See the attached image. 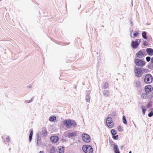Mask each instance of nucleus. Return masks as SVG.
Wrapping results in <instances>:
<instances>
[{
  "instance_id": "obj_14",
  "label": "nucleus",
  "mask_w": 153,
  "mask_h": 153,
  "mask_svg": "<svg viewBox=\"0 0 153 153\" xmlns=\"http://www.w3.org/2000/svg\"><path fill=\"white\" fill-rule=\"evenodd\" d=\"M151 85H148L145 86V90L147 93H149L151 91Z\"/></svg>"
},
{
  "instance_id": "obj_19",
  "label": "nucleus",
  "mask_w": 153,
  "mask_h": 153,
  "mask_svg": "<svg viewBox=\"0 0 153 153\" xmlns=\"http://www.w3.org/2000/svg\"><path fill=\"white\" fill-rule=\"evenodd\" d=\"M47 135V131L45 129L42 130L41 133V135L42 137H45Z\"/></svg>"
},
{
  "instance_id": "obj_13",
  "label": "nucleus",
  "mask_w": 153,
  "mask_h": 153,
  "mask_svg": "<svg viewBox=\"0 0 153 153\" xmlns=\"http://www.w3.org/2000/svg\"><path fill=\"white\" fill-rule=\"evenodd\" d=\"M90 91H87V94L85 97V99L87 102H90Z\"/></svg>"
},
{
  "instance_id": "obj_16",
  "label": "nucleus",
  "mask_w": 153,
  "mask_h": 153,
  "mask_svg": "<svg viewBox=\"0 0 153 153\" xmlns=\"http://www.w3.org/2000/svg\"><path fill=\"white\" fill-rule=\"evenodd\" d=\"M134 86L136 88H140V87L141 84L139 81H135L134 83Z\"/></svg>"
},
{
  "instance_id": "obj_33",
  "label": "nucleus",
  "mask_w": 153,
  "mask_h": 153,
  "mask_svg": "<svg viewBox=\"0 0 153 153\" xmlns=\"http://www.w3.org/2000/svg\"><path fill=\"white\" fill-rule=\"evenodd\" d=\"M153 115V112L152 111H150L148 114V116L149 117H151Z\"/></svg>"
},
{
  "instance_id": "obj_10",
  "label": "nucleus",
  "mask_w": 153,
  "mask_h": 153,
  "mask_svg": "<svg viewBox=\"0 0 153 153\" xmlns=\"http://www.w3.org/2000/svg\"><path fill=\"white\" fill-rule=\"evenodd\" d=\"M36 138L37 140L36 145L39 146H40L41 144V139L39 134H37Z\"/></svg>"
},
{
  "instance_id": "obj_23",
  "label": "nucleus",
  "mask_w": 153,
  "mask_h": 153,
  "mask_svg": "<svg viewBox=\"0 0 153 153\" xmlns=\"http://www.w3.org/2000/svg\"><path fill=\"white\" fill-rule=\"evenodd\" d=\"M152 105L153 102L152 101H150L148 102V104L147 105V107L148 108H150L151 107H152Z\"/></svg>"
},
{
  "instance_id": "obj_7",
  "label": "nucleus",
  "mask_w": 153,
  "mask_h": 153,
  "mask_svg": "<svg viewBox=\"0 0 153 153\" xmlns=\"http://www.w3.org/2000/svg\"><path fill=\"white\" fill-rule=\"evenodd\" d=\"M153 80V78L150 74L146 75L144 79V81L145 83H150Z\"/></svg>"
},
{
  "instance_id": "obj_17",
  "label": "nucleus",
  "mask_w": 153,
  "mask_h": 153,
  "mask_svg": "<svg viewBox=\"0 0 153 153\" xmlns=\"http://www.w3.org/2000/svg\"><path fill=\"white\" fill-rule=\"evenodd\" d=\"M30 134L29 135V140L30 142H31L32 139V137L33 134V129H30Z\"/></svg>"
},
{
  "instance_id": "obj_43",
  "label": "nucleus",
  "mask_w": 153,
  "mask_h": 153,
  "mask_svg": "<svg viewBox=\"0 0 153 153\" xmlns=\"http://www.w3.org/2000/svg\"><path fill=\"white\" fill-rule=\"evenodd\" d=\"M123 146H122L121 147V150H123Z\"/></svg>"
},
{
  "instance_id": "obj_46",
  "label": "nucleus",
  "mask_w": 153,
  "mask_h": 153,
  "mask_svg": "<svg viewBox=\"0 0 153 153\" xmlns=\"http://www.w3.org/2000/svg\"><path fill=\"white\" fill-rule=\"evenodd\" d=\"M134 125L135 126H136V125H135V124H134Z\"/></svg>"
},
{
  "instance_id": "obj_20",
  "label": "nucleus",
  "mask_w": 153,
  "mask_h": 153,
  "mask_svg": "<svg viewBox=\"0 0 153 153\" xmlns=\"http://www.w3.org/2000/svg\"><path fill=\"white\" fill-rule=\"evenodd\" d=\"M58 150L59 153H63L64 152V148L62 146L58 147L57 151Z\"/></svg>"
},
{
  "instance_id": "obj_38",
  "label": "nucleus",
  "mask_w": 153,
  "mask_h": 153,
  "mask_svg": "<svg viewBox=\"0 0 153 153\" xmlns=\"http://www.w3.org/2000/svg\"><path fill=\"white\" fill-rule=\"evenodd\" d=\"M10 140V138L9 137H8L6 138V141L8 142Z\"/></svg>"
},
{
  "instance_id": "obj_47",
  "label": "nucleus",
  "mask_w": 153,
  "mask_h": 153,
  "mask_svg": "<svg viewBox=\"0 0 153 153\" xmlns=\"http://www.w3.org/2000/svg\"><path fill=\"white\" fill-rule=\"evenodd\" d=\"M10 148L9 149V150H10Z\"/></svg>"
},
{
  "instance_id": "obj_30",
  "label": "nucleus",
  "mask_w": 153,
  "mask_h": 153,
  "mask_svg": "<svg viewBox=\"0 0 153 153\" xmlns=\"http://www.w3.org/2000/svg\"><path fill=\"white\" fill-rule=\"evenodd\" d=\"M139 33L138 31H136L134 33L133 35L134 37H136L139 35Z\"/></svg>"
},
{
  "instance_id": "obj_45",
  "label": "nucleus",
  "mask_w": 153,
  "mask_h": 153,
  "mask_svg": "<svg viewBox=\"0 0 153 153\" xmlns=\"http://www.w3.org/2000/svg\"><path fill=\"white\" fill-rule=\"evenodd\" d=\"M129 153H131V151H130L129 152Z\"/></svg>"
},
{
  "instance_id": "obj_34",
  "label": "nucleus",
  "mask_w": 153,
  "mask_h": 153,
  "mask_svg": "<svg viewBox=\"0 0 153 153\" xmlns=\"http://www.w3.org/2000/svg\"><path fill=\"white\" fill-rule=\"evenodd\" d=\"M117 129L119 131H123V129L122 128L121 126H120L117 127Z\"/></svg>"
},
{
  "instance_id": "obj_27",
  "label": "nucleus",
  "mask_w": 153,
  "mask_h": 153,
  "mask_svg": "<svg viewBox=\"0 0 153 153\" xmlns=\"http://www.w3.org/2000/svg\"><path fill=\"white\" fill-rule=\"evenodd\" d=\"M55 152V149L54 147H52L50 151V153H54Z\"/></svg>"
},
{
  "instance_id": "obj_2",
  "label": "nucleus",
  "mask_w": 153,
  "mask_h": 153,
  "mask_svg": "<svg viewBox=\"0 0 153 153\" xmlns=\"http://www.w3.org/2000/svg\"><path fill=\"white\" fill-rule=\"evenodd\" d=\"M83 151L85 153H92L93 149L92 146L89 145H84L82 147Z\"/></svg>"
},
{
  "instance_id": "obj_41",
  "label": "nucleus",
  "mask_w": 153,
  "mask_h": 153,
  "mask_svg": "<svg viewBox=\"0 0 153 153\" xmlns=\"http://www.w3.org/2000/svg\"><path fill=\"white\" fill-rule=\"evenodd\" d=\"M130 23H131V24L132 25H133V22L132 21H130Z\"/></svg>"
},
{
  "instance_id": "obj_18",
  "label": "nucleus",
  "mask_w": 153,
  "mask_h": 153,
  "mask_svg": "<svg viewBox=\"0 0 153 153\" xmlns=\"http://www.w3.org/2000/svg\"><path fill=\"white\" fill-rule=\"evenodd\" d=\"M103 95L105 97H108L109 96L110 94L108 90H104L103 92Z\"/></svg>"
},
{
  "instance_id": "obj_12",
  "label": "nucleus",
  "mask_w": 153,
  "mask_h": 153,
  "mask_svg": "<svg viewBox=\"0 0 153 153\" xmlns=\"http://www.w3.org/2000/svg\"><path fill=\"white\" fill-rule=\"evenodd\" d=\"M146 51L148 54L149 56L153 55V49L151 48H147L146 49Z\"/></svg>"
},
{
  "instance_id": "obj_11",
  "label": "nucleus",
  "mask_w": 153,
  "mask_h": 153,
  "mask_svg": "<svg viewBox=\"0 0 153 153\" xmlns=\"http://www.w3.org/2000/svg\"><path fill=\"white\" fill-rule=\"evenodd\" d=\"M59 138L57 136H52L51 137L50 140L52 143H56L58 141Z\"/></svg>"
},
{
  "instance_id": "obj_40",
  "label": "nucleus",
  "mask_w": 153,
  "mask_h": 153,
  "mask_svg": "<svg viewBox=\"0 0 153 153\" xmlns=\"http://www.w3.org/2000/svg\"><path fill=\"white\" fill-rule=\"evenodd\" d=\"M151 62L153 63V57L151 59Z\"/></svg>"
},
{
  "instance_id": "obj_6",
  "label": "nucleus",
  "mask_w": 153,
  "mask_h": 153,
  "mask_svg": "<svg viewBox=\"0 0 153 153\" xmlns=\"http://www.w3.org/2000/svg\"><path fill=\"white\" fill-rule=\"evenodd\" d=\"M134 72L135 75L138 77H140L143 74V72L141 68L136 67L135 68Z\"/></svg>"
},
{
  "instance_id": "obj_26",
  "label": "nucleus",
  "mask_w": 153,
  "mask_h": 153,
  "mask_svg": "<svg viewBox=\"0 0 153 153\" xmlns=\"http://www.w3.org/2000/svg\"><path fill=\"white\" fill-rule=\"evenodd\" d=\"M111 132L112 135H115L117 134V132L114 129H112L111 130Z\"/></svg>"
},
{
  "instance_id": "obj_24",
  "label": "nucleus",
  "mask_w": 153,
  "mask_h": 153,
  "mask_svg": "<svg viewBox=\"0 0 153 153\" xmlns=\"http://www.w3.org/2000/svg\"><path fill=\"white\" fill-rule=\"evenodd\" d=\"M76 134L75 132L69 133L68 134V136L70 137H72L76 135Z\"/></svg>"
},
{
  "instance_id": "obj_42",
  "label": "nucleus",
  "mask_w": 153,
  "mask_h": 153,
  "mask_svg": "<svg viewBox=\"0 0 153 153\" xmlns=\"http://www.w3.org/2000/svg\"><path fill=\"white\" fill-rule=\"evenodd\" d=\"M39 153H44V152L43 151H40V152H39Z\"/></svg>"
},
{
  "instance_id": "obj_44",
  "label": "nucleus",
  "mask_w": 153,
  "mask_h": 153,
  "mask_svg": "<svg viewBox=\"0 0 153 153\" xmlns=\"http://www.w3.org/2000/svg\"><path fill=\"white\" fill-rule=\"evenodd\" d=\"M132 32H133V30L132 29V30H131V34H132Z\"/></svg>"
},
{
  "instance_id": "obj_28",
  "label": "nucleus",
  "mask_w": 153,
  "mask_h": 153,
  "mask_svg": "<svg viewBox=\"0 0 153 153\" xmlns=\"http://www.w3.org/2000/svg\"><path fill=\"white\" fill-rule=\"evenodd\" d=\"M123 123L125 124H127V122L126 119V117L125 116H123Z\"/></svg>"
},
{
  "instance_id": "obj_29",
  "label": "nucleus",
  "mask_w": 153,
  "mask_h": 153,
  "mask_svg": "<svg viewBox=\"0 0 153 153\" xmlns=\"http://www.w3.org/2000/svg\"><path fill=\"white\" fill-rule=\"evenodd\" d=\"M108 83L106 82L104 84L103 88L104 89H106L108 87Z\"/></svg>"
},
{
  "instance_id": "obj_39",
  "label": "nucleus",
  "mask_w": 153,
  "mask_h": 153,
  "mask_svg": "<svg viewBox=\"0 0 153 153\" xmlns=\"http://www.w3.org/2000/svg\"><path fill=\"white\" fill-rule=\"evenodd\" d=\"M31 87H32V86L31 85H29L27 86V88H30Z\"/></svg>"
},
{
  "instance_id": "obj_1",
  "label": "nucleus",
  "mask_w": 153,
  "mask_h": 153,
  "mask_svg": "<svg viewBox=\"0 0 153 153\" xmlns=\"http://www.w3.org/2000/svg\"><path fill=\"white\" fill-rule=\"evenodd\" d=\"M63 123L64 125L68 128L70 127V126L75 127L77 125L74 120L69 119L65 120L63 121Z\"/></svg>"
},
{
  "instance_id": "obj_3",
  "label": "nucleus",
  "mask_w": 153,
  "mask_h": 153,
  "mask_svg": "<svg viewBox=\"0 0 153 153\" xmlns=\"http://www.w3.org/2000/svg\"><path fill=\"white\" fill-rule=\"evenodd\" d=\"M141 39H136L135 41L131 42V45L133 48L136 49L138 46L139 44L141 42Z\"/></svg>"
},
{
  "instance_id": "obj_25",
  "label": "nucleus",
  "mask_w": 153,
  "mask_h": 153,
  "mask_svg": "<svg viewBox=\"0 0 153 153\" xmlns=\"http://www.w3.org/2000/svg\"><path fill=\"white\" fill-rule=\"evenodd\" d=\"M141 107L142 109L143 114V115H144L145 114V111L146 110V109L145 108V107L143 105H141Z\"/></svg>"
},
{
  "instance_id": "obj_36",
  "label": "nucleus",
  "mask_w": 153,
  "mask_h": 153,
  "mask_svg": "<svg viewBox=\"0 0 153 153\" xmlns=\"http://www.w3.org/2000/svg\"><path fill=\"white\" fill-rule=\"evenodd\" d=\"M151 59V58L150 56H147L146 58V60L148 62H149Z\"/></svg>"
},
{
  "instance_id": "obj_31",
  "label": "nucleus",
  "mask_w": 153,
  "mask_h": 153,
  "mask_svg": "<svg viewBox=\"0 0 153 153\" xmlns=\"http://www.w3.org/2000/svg\"><path fill=\"white\" fill-rule=\"evenodd\" d=\"M113 136H112V138L114 139V140H117L118 138V135H112Z\"/></svg>"
},
{
  "instance_id": "obj_37",
  "label": "nucleus",
  "mask_w": 153,
  "mask_h": 153,
  "mask_svg": "<svg viewBox=\"0 0 153 153\" xmlns=\"http://www.w3.org/2000/svg\"><path fill=\"white\" fill-rule=\"evenodd\" d=\"M148 42L147 41H144L143 42V45H144L146 46H147L148 45Z\"/></svg>"
},
{
  "instance_id": "obj_9",
  "label": "nucleus",
  "mask_w": 153,
  "mask_h": 153,
  "mask_svg": "<svg viewBox=\"0 0 153 153\" xmlns=\"http://www.w3.org/2000/svg\"><path fill=\"white\" fill-rule=\"evenodd\" d=\"M136 55L138 58H142L146 55V52L140 50L137 52Z\"/></svg>"
},
{
  "instance_id": "obj_15",
  "label": "nucleus",
  "mask_w": 153,
  "mask_h": 153,
  "mask_svg": "<svg viewBox=\"0 0 153 153\" xmlns=\"http://www.w3.org/2000/svg\"><path fill=\"white\" fill-rule=\"evenodd\" d=\"M113 149L114 153H120L119 149L117 145L114 144V146Z\"/></svg>"
},
{
  "instance_id": "obj_35",
  "label": "nucleus",
  "mask_w": 153,
  "mask_h": 153,
  "mask_svg": "<svg viewBox=\"0 0 153 153\" xmlns=\"http://www.w3.org/2000/svg\"><path fill=\"white\" fill-rule=\"evenodd\" d=\"M147 94H143L141 95L142 97L143 98L146 99V98Z\"/></svg>"
},
{
  "instance_id": "obj_8",
  "label": "nucleus",
  "mask_w": 153,
  "mask_h": 153,
  "mask_svg": "<svg viewBox=\"0 0 153 153\" xmlns=\"http://www.w3.org/2000/svg\"><path fill=\"white\" fill-rule=\"evenodd\" d=\"M82 139L84 142L87 143L90 142L91 140L90 136L86 134H82Z\"/></svg>"
},
{
  "instance_id": "obj_4",
  "label": "nucleus",
  "mask_w": 153,
  "mask_h": 153,
  "mask_svg": "<svg viewBox=\"0 0 153 153\" xmlns=\"http://www.w3.org/2000/svg\"><path fill=\"white\" fill-rule=\"evenodd\" d=\"M106 124L107 126L111 128L113 127L114 123L112 121V118L111 117H108L106 120Z\"/></svg>"
},
{
  "instance_id": "obj_21",
  "label": "nucleus",
  "mask_w": 153,
  "mask_h": 153,
  "mask_svg": "<svg viewBox=\"0 0 153 153\" xmlns=\"http://www.w3.org/2000/svg\"><path fill=\"white\" fill-rule=\"evenodd\" d=\"M49 120L51 122H55L56 120V117L55 116H51L49 118Z\"/></svg>"
},
{
  "instance_id": "obj_32",
  "label": "nucleus",
  "mask_w": 153,
  "mask_h": 153,
  "mask_svg": "<svg viewBox=\"0 0 153 153\" xmlns=\"http://www.w3.org/2000/svg\"><path fill=\"white\" fill-rule=\"evenodd\" d=\"M33 100V98H31L30 100H26L25 101V102L26 103H30L31 102H32Z\"/></svg>"
},
{
  "instance_id": "obj_22",
  "label": "nucleus",
  "mask_w": 153,
  "mask_h": 153,
  "mask_svg": "<svg viewBox=\"0 0 153 153\" xmlns=\"http://www.w3.org/2000/svg\"><path fill=\"white\" fill-rule=\"evenodd\" d=\"M147 33L146 31H143L142 33V36L144 39H146L147 38Z\"/></svg>"
},
{
  "instance_id": "obj_5",
  "label": "nucleus",
  "mask_w": 153,
  "mask_h": 153,
  "mask_svg": "<svg viewBox=\"0 0 153 153\" xmlns=\"http://www.w3.org/2000/svg\"><path fill=\"white\" fill-rule=\"evenodd\" d=\"M134 62L137 65L140 67H143L146 64L145 61L139 59H135Z\"/></svg>"
}]
</instances>
